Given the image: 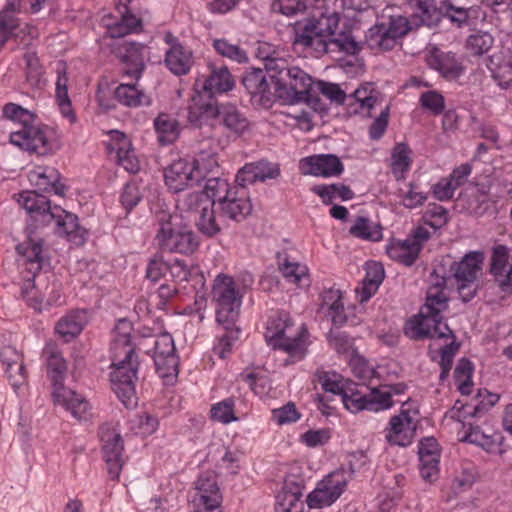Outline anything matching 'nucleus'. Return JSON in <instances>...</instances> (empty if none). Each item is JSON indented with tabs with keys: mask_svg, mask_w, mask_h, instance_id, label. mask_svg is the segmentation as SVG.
Here are the masks:
<instances>
[{
	"mask_svg": "<svg viewBox=\"0 0 512 512\" xmlns=\"http://www.w3.org/2000/svg\"><path fill=\"white\" fill-rule=\"evenodd\" d=\"M16 250L21 256L22 265L27 272L26 280L21 288V296L29 307L41 312L44 309V302L38 287L34 283V278L42 269L44 263L42 240L32 236V232H30L28 240L18 244Z\"/></svg>",
	"mask_w": 512,
	"mask_h": 512,
	"instance_id": "6e6552de",
	"label": "nucleus"
},
{
	"mask_svg": "<svg viewBox=\"0 0 512 512\" xmlns=\"http://www.w3.org/2000/svg\"><path fill=\"white\" fill-rule=\"evenodd\" d=\"M242 84L255 104L270 108L277 100L276 93H273L272 81L268 82L266 72L262 69L252 68L246 71L242 77Z\"/></svg>",
	"mask_w": 512,
	"mask_h": 512,
	"instance_id": "6ab92c4d",
	"label": "nucleus"
},
{
	"mask_svg": "<svg viewBox=\"0 0 512 512\" xmlns=\"http://www.w3.org/2000/svg\"><path fill=\"white\" fill-rule=\"evenodd\" d=\"M30 180L43 191H53L56 195L63 196L65 186L59 183L58 174L51 170L46 172H32Z\"/></svg>",
	"mask_w": 512,
	"mask_h": 512,
	"instance_id": "49530a36",
	"label": "nucleus"
},
{
	"mask_svg": "<svg viewBox=\"0 0 512 512\" xmlns=\"http://www.w3.org/2000/svg\"><path fill=\"white\" fill-rule=\"evenodd\" d=\"M211 416L214 420L224 424L237 420L234 415V400L228 398L214 405L211 409Z\"/></svg>",
	"mask_w": 512,
	"mask_h": 512,
	"instance_id": "680f3d73",
	"label": "nucleus"
},
{
	"mask_svg": "<svg viewBox=\"0 0 512 512\" xmlns=\"http://www.w3.org/2000/svg\"><path fill=\"white\" fill-rule=\"evenodd\" d=\"M3 117L19 122L21 128L10 134V142L29 153L45 156L56 151L53 132L47 126L35 124L34 114L18 104L8 103L3 107Z\"/></svg>",
	"mask_w": 512,
	"mask_h": 512,
	"instance_id": "7ed1b4c3",
	"label": "nucleus"
},
{
	"mask_svg": "<svg viewBox=\"0 0 512 512\" xmlns=\"http://www.w3.org/2000/svg\"><path fill=\"white\" fill-rule=\"evenodd\" d=\"M212 45L216 52L222 57L229 58L239 63H243L248 60L246 52L237 44H233L227 39H215L213 40Z\"/></svg>",
	"mask_w": 512,
	"mask_h": 512,
	"instance_id": "5fc2aeb1",
	"label": "nucleus"
},
{
	"mask_svg": "<svg viewBox=\"0 0 512 512\" xmlns=\"http://www.w3.org/2000/svg\"><path fill=\"white\" fill-rule=\"evenodd\" d=\"M300 168L305 175L314 176H337L343 172V164L333 154H321L306 157L301 160Z\"/></svg>",
	"mask_w": 512,
	"mask_h": 512,
	"instance_id": "5701e85b",
	"label": "nucleus"
},
{
	"mask_svg": "<svg viewBox=\"0 0 512 512\" xmlns=\"http://www.w3.org/2000/svg\"><path fill=\"white\" fill-rule=\"evenodd\" d=\"M484 254L479 251L469 252L459 262L455 263L452 269L457 282H476L478 275L482 269Z\"/></svg>",
	"mask_w": 512,
	"mask_h": 512,
	"instance_id": "c85d7f7f",
	"label": "nucleus"
},
{
	"mask_svg": "<svg viewBox=\"0 0 512 512\" xmlns=\"http://www.w3.org/2000/svg\"><path fill=\"white\" fill-rule=\"evenodd\" d=\"M48 378L52 385V397L56 404L61 405L78 420L90 417L88 401L75 391L64 385L67 374V364L63 356L54 349L45 350Z\"/></svg>",
	"mask_w": 512,
	"mask_h": 512,
	"instance_id": "39448f33",
	"label": "nucleus"
},
{
	"mask_svg": "<svg viewBox=\"0 0 512 512\" xmlns=\"http://www.w3.org/2000/svg\"><path fill=\"white\" fill-rule=\"evenodd\" d=\"M222 495L214 472H204L195 482V493L192 503L194 512H221Z\"/></svg>",
	"mask_w": 512,
	"mask_h": 512,
	"instance_id": "2eb2a0df",
	"label": "nucleus"
},
{
	"mask_svg": "<svg viewBox=\"0 0 512 512\" xmlns=\"http://www.w3.org/2000/svg\"><path fill=\"white\" fill-rule=\"evenodd\" d=\"M0 361L8 381L15 389L26 382L27 372L24 365V355L21 351L13 346H4L0 350Z\"/></svg>",
	"mask_w": 512,
	"mask_h": 512,
	"instance_id": "393cba45",
	"label": "nucleus"
},
{
	"mask_svg": "<svg viewBox=\"0 0 512 512\" xmlns=\"http://www.w3.org/2000/svg\"><path fill=\"white\" fill-rule=\"evenodd\" d=\"M339 17L333 13L322 14L319 18H310L295 24L294 44H300L305 48L315 50L321 48L323 37L332 36L338 27Z\"/></svg>",
	"mask_w": 512,
	"mask_h": 512,
	"instance_id": "9b49d317",
	"label": "nucleus"
},
{
	"mask_svg": "<svg viewBox=\"0 0 512 512\" xmlns=\"http://www.w3.org/2000/svg\"><path fill=\"white\" fill-rule=\"evenodd\" d=\"M302 494L296 489L295 491L283 488L276 496L275 511L276 512H303V504L300 501Z\"/></svg>",
	"mask_w": 512,
	"mask_h": 512,
	"instance_id": "c03bdc74",
	"label": "nucleus"
},
{
	"mask_svg": "<svg viewBox=\"0 0 512 512\" xmlns=\"http://www.w3.org/2000/svg\"><path fill=\"white\" fill-rule=\"evenodd\" d=\"M68 77L66 72L63 70H58V79L56 82V100L60 107L61 113L68 117L71 122L75 121V114L71 107V101L68 96Z\"/></svg>",
	"mask_w": 512,
	"mask_h": 512,
	"instance_id": "a18cd8bd",
	"label": "nucleus"
},
{
	"mask_svg": "<svg viewBox=\"0 0 512 512\" xmlns=\"http://www.w3.org/2000/svg\"><path fill=\"white\" fill-rule=\"evenodd\" d=\"M157 374L166 384H172L178 375L179 358L176 354L167 356H154Z\"/></svg>",
	"mask_w": 512,
	"mask_h": 512,
	"instance_id": "37998d69",
	"label": "nucleus"
},
{
	"mask_svg": "<svg viewBox=\"0 0 512 512\" xmlns=\"http://www.w3.org/2000/svg\"><path fill=\"white\" fill-rule=\"evenodd\" d=\"M266 70L273 84V93L283 104L293 105L313 100L314 81L297 66H288L283 59H268Z\"/></svg>",
	"mask_w": 512,
	"mask_h": 512,
	"instance_id": "20e7f679",
	"label": "nucleus"
},
{
	"mask_svg": "<svg viewBox=\"0 0 512 512\" xmlns=\"http://www.w3.org/2000/svg\"><path fill=\"white\" fill-rule=\"evenodd\" d=\"M279 268L283 276L298 287L304 288L310 285L308 268L306 266L285 261Z\"/></svg>",
	"mask_w": 512,
	"mask_h": 512,
	"instance_id": "09e8293b",
	"label": "nucleus"
},
{
	"mask_svg": "<svg viewBox=\"0 0 512 512\" xmlns=\"http://www.w3.org/2000/svg\"><path fill=\"white\" fill-rule=\"evenodd\" d=\"M145 46L141 43L122 41L114 46V53L126 65L124 74L138 79L144 69L143 52Z\"/></svg>",
	"mask_w": 512,
	"mask_h": 512,
	"instance_id": "b1692460",
	"label": "nucleus"
},
{
	"mask_svg": "<svg viewBox=\"0 0 512 512\" xmlns=\"http://www.w3.org/2000/svg\"><path fill=\"white\" fill-rule=\"evenodd\" d=\"M399 193L402 204L410 209L421 206L427 199V196L419 191L418 186L413 183H410L407 189H401Z\"/></svg>",
	"mask_w": 512,
	"mask_h": 512,
	"instance_id": "e2e57ef3",
	"label": "nucleus"
},
{
	"mask_svg": "<svg viewBox=\"0 0 512 512\" xmlns=\"http://www.w3.org/2000/svg\"><path fill=\"white\" fill-rule=\"evenodd\" d=\"M384 279V268L378 262H368L366 264V275L362 281L361 287L356 289L360 297V302L368 301L376 293L379 285Z\"/></svg>",
	"mask_w": 512,
	"mask_h": 512,
	"instance_id": "72a5a7b5",
	"label": "nucleus"
},
{
	"mask_svg": "<svg viewBox=\"0 0 512 512\" xmlns=\"http://www.w3.org/2000/svg\"><path fill=\"white\" fill-rule=\"evenodd\" d=\"M317 93H321L331 101H334L338 104H343L346 99L344 91L340 89L339 85L334 83H328L324 81L314 82L313 99L317 98Z\"/></svg>",
	"mask_w": 512,
	"mask_h": 512,
	"instance_id": "bf43d9fd",
	"label": "nucleus"
},
{
	"mask_svg": "<svg viewBox=\"0 0 512 512\" xmlns=\"http://www.w3.org/2000/svg\"><path fill=\"white\" fill-rule=\"evenodd\" d=\"M409 22L403 16L391 17L389 23L376 24L366 34V44L370 49L390 50L396 39L409 31Z\"/></svg>",
	"mask_w": 512,
	"mask_h": 512,
	"instance_id": "ddd939ff",
	"label": "nucleus"
},
{
	"mask_svg": "<svg viewBox=\"0 0 512 512\" xmlns=\"http://www.w3.org/2000/svg\"><path fill=\"white\" fill-rule=\"evenodd\" d=\"M117 10L120 14L118 21L112 22V16L103 17L102 22L107 27V33L111 38H122L125 35L137 32L141 29L142 22L139 18L129 13L128 5L132 0H118Z\"/></svg>",
	"mask_w": 512,
	"mask_h": 512,
	"instance_id": "4be33fe9",
	"label": "nucleus"
},
{
	"mask_svg": "<svg viewBox=\"0 0 512 512\" xmlns=\"http://www.w3.org/2000/svg\"><path fill=\"white\" fill-rule=\"evenodd\" d=\"M473 365L467 358H461L454 370V377L458 383V390L463 395L471 392Z\"/></svg>",
	"mask_w": 512,
	"mask_h": 512,
	"instance_id": "8fccbe9b",
	"label": "nucleus"
},
{
	"mask_svg": "<svg viewBox=\"0 0 512 512\" xmlns=\"http://www.w3.org/2000/svg\"><path fill=\"white\" fill-rule=\"evenodd\" d=\"M462 201L465 209L476 216L485 214L493 204L485 185H475L467 189Z\"/></svg>",
	"mask_w": 512,
	"mask_h": 512,
	"instance_id": "2f4dec72",
	"label": "nucleus"
},
{
	"mask_svg": "<svg viewBox=\"0 0 512 512\" xmlns=\"http://www.w3.org/2000/svg\"><path fill=\"white\" fill-rule=\"evenodd\" d=\"M120 143L117 149L118 163L124 167L125 170L135 173L139 170V162L134 156L133 152L128 149V141L123 133L116 132Z\"/></svg>",
	"mask_w": 512,
	"mask_h": 512,
	"instance_id": "864d4df0",
	"label": "nucleus"
},
{
	"mask_svg": "<svg viewBox=\"0 0 512 512\" xmlns=\"http://www.w3.org/2000/svg\"><path fill=\"white\" fill-rule=\"evenodd\" d=\"M156 220L159 225L156 241L161 251L189 255L197 250V236L187 226L181 225L178 215L161 210L156 213Z\"/></svg>",
	"mask_w": 512,
	"mask_h": 512,
	"instance_id": "0eeeda50",
	"label": "nucleus"
},
{
	"mask_svg": "<svg viewBox=\"0 0 512 512\" xmlns=\"http://www.w3.org/2000/svg\"><path fill=\"white\" fill-rule=\"evenodd\" d=\"M494 38L488 32H477L468 37L466 46L473 55H482L493 46Z\"/></svg>",
	"mask_w": 512,
	"mask_h": 512,
	"instance_id": "13d9d810",
	"label": "nucleus"
},
{
	"mask_svg": "<svg viewBox=\"0 0 512 512\" xmlns=\"http://www.w3.org/2000/svg\"><path fill=\"white\" fill-rule=\"evenodd\" d=\"M221 218L241 222L252 212V204L244 189L236 187L216 206Z\"/></svg>",
	"mask_w": 512,
	"mask_h": 512,
	"instance_id": "aec40b11",
	"label": "nucleus"
},
{
	"mask_svg": "<svg viewBox=\"0 0 512 512\" xmlns=\"http://www.w3.org/2000/svg\"><path fill=\"white\" fill-rule=\"evenodd\" d=\"M315 378L325 392L339 395L340 397L344 394L346 381L344 382L342 377L337 373L318 371L315 374Z\"/></svg>",
	"mask_w": 512,
	"mask_h": 512,
	"instance_id": "3c124183",
	"label": "nucleus"
},
{
	"mask_svg": "<svg viewBox=\"0 0 512 512\" xmlns=\"http://www.w3.org/2000/svg\"><path fill=\"white\" fill-rule=\"evenodd\" d=\"M211 297L215 304L216 322L224 331L218 336V343L213 351L224 359L239 337L240 330L236 326V321L240 314L242 296L236 289V283L232 277L219 274L214 280Z\"/></svg>",
	"mask_w": 512,
	"mask_h": 512,
	"instance_id": "f03ea898",
	"label": "nucleus"
},
{
	"mask_svg": "<svg viewBox=\"0 0 512 512\" xmlns=\"http://www.w3.org/2000/svg\"><path fill=\"white\" fill-rule=\"evenodd\" d=\"M447 300V296L443 290L429 289L426 303L421 309L425 314H430L432 317H438V315H441V312L447 308Z\"/></svg>",
	"mask_w": 512,
	"mask_h": 512,
	"instance_id": "4d7b16f0",
	"label": "nucleus"
},
{
	"mask_svg": "<svg viewBox=\"0 0 512 512\" xmlns=\"http://www.w3.org/2000/svg\"><path fill=\"white\" fill-rule=\"evenodd\" d=\"M361 50V43L357 42L350 33H339L335 36L323 37L321 40V48H315L314 52L317 56L326 53L343 52L349 55H356Z\"/></svg>",
	"mask_w": 512,
	"mask_h": 512,
	"instance_id": "cd10ccee",
	"label": "nucleus"
},
{
	"mask_svg": "<svg viewBox=\"0 0 512 512\" xmlns=\"http://www.w3.org/2000/svg\"><path fill=\"white\" fill-rule=\"evenodd\" d=\"M406 2L422 25L433 27L441 21L443 12L437 7L435 0H406Z\"/></svg>",
	"mask_w": 512,
	"mask_h": 512,
	"instance_id": "473e14b6",
	"label": "nucleus"
},
{
	"mask_svg": "<svg viewBox=\"0 0 512 512\" xmlns=\"http://www.w3.org/2000/svg\"><path fill=\"white\" fill-rule=\"evenodd\" d=\"M445 12L443 15L448 17L451 22L456 23L457 26L462 27L470 24L471 18H477L478 9L475 7H458L452 3L444 4Z\"/></svg>",
	"mask_w": 512,
	"mask_h": 512,
	"instance_id": "603ef678",
	"label": "nucleus"
},
{
	"mask_svg": "<svg viewBox=\"0 0 512 512\" xmlns=\"http://www.w3.org/2000/svg\"><path fill=\"white\" fill-rule=\"evenodd\" d=\"M17 201L40 225H48L55 221L59 231L67 236L76 233L79 229L77 216L67 212L59 205L51 206L46 195L37 191H25L19 194Z\"/></svg>",
	"mask_w": 512,
	"mask_h": 512,
	"instance_id": "423d86ee",
	"label": "nucleus"
},
{
	"mask_svg": "<svg viewBox=\"0 0 512 512\" xmlns=\"http://www.w3.org/2000/svg\"><path fill=\"white\" fill-rule=\"evenodd\" d=\"M190 163L194 166L193 174L197 185L203 180H207L211 176H218L219 174V164L214 154L200 153Z\"/></svg>",
	"mask_w": 512,
	"mask_h": 512,
	"instance_id": "4c0bfd02",
	"label": "nucleus"
},
{
	"mask_svg": "<svg viewBox=\"0 0 512 512\" xmlns=\"http://www.w3.org/2000/svg\"><path fill=\"white\" fill-rule=\"evenodd\" d=\"M462 441L476 444L487 451L491 450L495 444L491 435L483 432L479 426H473L472 424L469 425V429Z\"/></svg>",
	"mask_w": 512,
	"mask_h": 512,
	"instance_id": "052dcab7",
	"label": "nucleus"
},
{
	"mask_svg": "<svg viewBox=\"0 0 512 512\" xmlns=\"http://www.w3.org/2000/svg\"><path fill=\"white\" fill-rule=\"evenodd\" d=\"M116 99L123 105L137 107L150 104V97L135 83H122L115 90Z\"/></svg>",
	"mask_w": 512,
	"mask_h": 512,
	"instance_id": "c9c22d12",
	"label": "nucleus"
},
{
	"mask_svg": "<svg viewBox=\"0 0 512 512\" xmlns=\"http://www.w3.org/2000/svg\"><path fill=\"white\" fill-rule=\"evenodd\" d=\"M489 272L500 292L512 295V254L507 246L498 244L492 248Z\"/></svg>",
	"mask_w": 512,
	"mask_h": 512,
	"instance_id": "a211bd4d",
	"label": "nucleus"
},
{
	"mask_svg": "<svg viewBox=\"0 0 512 512\" xmlns=\"http://www.w3.org/2000/svg\"><path fill=\"white\" fill-rule=\"evenodd\" d=\"M194 166L186 159L173 161L164 170V181L166 186L173 193H178L186 188L197 185L193 174Z\"/></svg>",
	"mask_w": 512,
	"mask_h": 512,
	"instance_id": "412c9836",
	"label": "nucleus"
},
{
	"mask_svg": "<svg viewBox=\"0 0 512 512\" xmlns=\"http://www.w3.org/2000/svg\"><path fill=\"white\" fill-rule=\"evenodd\" d=\"M158 140L163 145L173 143L179 136L178 122L168 114H160L154 121Z\"/></svg>",
	"mask_w": 512,
	"mask_h": 512,
	"instance_id": "ea45409f",
	"label": "nucleus"
},
{
	"mask_svg": "<svg viewBox=\"0 0 512 512\" xmlns=\"http://www.w3.org/2000/svg\"><path fill=\"white\" fill-rule=\"evenodd\" d=\"M300 418L293 402H288L281 408L272 410V420L278 425H284L296 422Z\"/></svg>",
	"mask_w": 512,
	"mask_h": 512,
	"instance_id": "0e129e2a",
	"label": "nucleus"
},
{
	"mask_svg": "<svg viewBox=\"0 0 512 512\" xmlns=\"http://www.w3.org/2000/svg\"><path fill=\"white\" fill-rule=\"evenodd\" d=\"M350 234L364 240L378 241L382 237L378 226H372L367 218H357L355 224L350 227Z\"/></svg>",
	"mask_w": 512,
	"mask_h": 512,
	"instance_id": "6e6d98bb",
	"label": "nucleus"
},
{
	"mask_svg": "<svg viewBox=\"0 0 512 512\" xmlns=\"http://www.w3.org/2000/svg\"><path fill=\"white\" fill-rule=\"evenodd\" d=\"M86 323V313L84 311H73L59 320L56 325V331L62 337L73 338L77 336Z\"/></svg>",
	"mask_w": 512,
	"mask_h": 512,
	"instance_id": "58836bf2",
	"label": "nucleus"
},
{
	"mask_svg": "<svg viewBox=\"0 0 512 512\" xmlns=\"http://www.w3.org/2000/svg\"><path fill=\"white\" fill-rule=\"evenodd\" d=\"M210 73L205 78L203 90L212 96L215 93H224L233 89L235 81L225 66L209 65Z\"/></svg>",
	"mask_w": 512,
	"mask_h": 512,
	"instance_id": "c756f323",
	"label": "nucleus"
},
{
	"mask_svg": "<svg viewBox=\"0 0 512 512\" xmlns=\"http://www.w3.org/2000/svg\"><path fill=\"white\" fill-rule=\"evenodd\" d=\"M346 484L347 478L343 469L330 473L308 495V506L310 508L330 506L343 493Z\"/></svg>",
	"mask_w": 512,
	"mask_h": 512,
	"instance_id": "dca6fc26",
	"label": "nucleus"
},
{
	"mask_svg": "<svg viewBox=\"0 0 512 512\" xmlns=\"http://www.w3.org/2000/svg\"><path fill=\"white\" fill-rule=\"evenodd\" d=\"M219 119L221 124L232 134L240 136L248 131L250 122L234 104H220Z\"/></svg>",
	"mask_w": 512,
	"mask_h": 512,
	"instance_id": "7c9ffc66",
	"label": "nucleus"
},
{
	"mask_svg": "<svg viewBox=\"0 0 512 512\" xmlns=\"http://www.w3.org/2000/svg\"><path fill=\"white\" fill-rule=\"evenodd\" d=\"M304 3L299 0H274L271 4V10L285 16H293L303 11Z\"/></svg>",
	"mask_w": 512,
	"mask_h": 512,
	"instance_id": "69168bd1",
	"label": "nucleus"
},
{
	"mask_svg": "<svg viewBox=\"0 0 512 512\" xmlns=\"http://www.w3.org/2000/svg\"><path fill=\"white\" fill-rule=\"evenodd\" d=\"M353 97L361 104L362 108L366 107L368 109L373 108L378 101V97L371 83H366L356 89L353 93Z\"/></svg>",
	"mask_w": 512,
	"mask_h": 512,
	"instance_id": "774afa93",
	"label": "nucleus"
},
{
	"mask_svg": "<svg viewBox=\"0 0 512 512\" xmlns=\"http://www.w3.org/2000/svg\"><path fill=\"white\" fill-rule=\"evenodd\" d=\"M100 438L103 442V453L108 474L112 480H117L124 465L123 439L120 433L111 424L101 426Z\"/></svg>",
	"mask_w": 512,
	"mask_h": 512,
	"instance_id": "f3484780",
	"label": "nucleus"
},
{
	"mask_svg": "<svg viewBox=\"0 0 512 512\" xmlns=\"http://www.w3.org/2000/svg\"><path fill=\"white\" fill-rule=\"evenodd\" d=\"M165 40L171 45L166 51V66L175 75L187 74L194 62L191 50L179 44L170 33L166 34Z\"/></svg>",
	"mask_w": 512,
	"mask_h": 512,
	"instance_id": "a878e982",
	"label": "nucleus"
},
{
	"mask_svg": "<svg viewBox=\"0 0 512 512\" xmlns=\"http://www.w3.org/2000/svg\"><path fill=\"white\" fill-rule=\"evenodd\" d=\"M344 406L351 412L361 410L379 411L392 406L389 402V388L376 387L369 394L356 388V385L346 381V389L341 397Z\"/></svg>",
	"mask_w": 512,
	"mask_h": 512,
	"instance_id": "f8f14e48",
	"label": "nucleus"
},
{
	"mask_svg": "<svg viewBox=\"0 0 512 512\" xmlns=\"http://www.w3.org/2000/svg\"><path fill=\"white\" fill-rule=\"evenodd\" d=\"M291 327V320L286 314L271 318L267 324L265 338L274 349H282L290 356L301 359L306 352L304 337L307 331L302 327L295 336L288 335L287 332Z\"/></svg>",
	"mask_w": 512,
	"mask_h": 512,
	"instance_id": "1a4fd4ad",
	"label": "nucleus"
},
{
	"mask_svg": "<svg viewBox=\"0 0 512 512\" xmlns=\"http://www.w3.org/2000/svg\"><path fill=\"white\" fill-rule=\"evenodd\" d=\"M237 186H230L227 180L219 176H211L206 180L203 193L211 199L213 207L226 198Z\"/></svg>",
	"mask_w": 512,
	"mask_h": 512,
	"instance_id": "a19ab883",
	"label": "nucleus"
},
{
	"mask_svg": "<svg viewBox=\"0 0 512 512\" xmlns=\"http://www.w3.org/2000/svg\"><path fill=\"white\" fill-rule=\"evenodd\" d=\"M312 191L319 195L325 204H330L335 197L350 200L354 196L352 190L343 184L318 185L314 186Z\"/></svg>",
	"mask_w": 512,
	"mask_h": 512,
	"instance_id": "de8ad7c7",
	"label": "nucleus"
},
{
	"mask_svg": "<svg viewBox=\"0 0 512 512\" xmlns=\"http://www.w3.org/2000/svg\"><path fill=\"white\" fill-rule=\"evenodd\" d=\"M420 103L423 108L430 110L435 115L442 113L444 110L443 96L433 90L422 93Z\"/></svg>",
	"mask_w": 512,
	"mask_h": 512,
	"instance_id": "338daca9",
	"label": "nucleus"
},
{
	"mask_svg": "<svg viewBox=\"0 0 512 512\" xmlns=\"http://www.w3.org/2000/svg\"><path fill=\"white\" fill-rule=\"evenodd\" d=\"M178 208L194 217L198 230L207 237H213L221 231L215 218L213 202L201 191L186 194L178 200Z\"/></svg>",
	"mask_w": 512,
	"mask_h": 512,
	"instance_id": "9d476101",
	"label": "nucleus"
},
{
	"mask_svg": "<svg viewBox=\"0 0 512 512\" xmlns=\"http://www.w3.org/2000/svg\"><path fill=\"white\" fill-rule=\"evenodd\" d=\"M220 105H218L211 97L204 100L201 95L197 94L192 97V104L188 108V121L195 127H202L209 124L216 117L219 118Z\"/></svg>",
	"mask_w": 512,
	"mask_h": 512,
	"instance_id": "bb28decb",
	"label": "nucleus"
},
{
	"mask_svg": "<svg viewBox=\"0 0 512 512\" xmlns=\"http://www.w3.org/2000/svg\"><path fill=\"white\" fill-rule=\"evenodd\" d=\"M411 150L404 143L397 144L391 154V168L397 180L404 178L411 165Z\"/></svg>",
	"mask_w": 512,
	"mask_h": 512,
	"instance_id": "79ce46f5",
	"label": "nucleus"
},
{
	"mask_svg": "<svg viewBox=\"0 0 512 512\" xmlns=\"http://www.w3.org/2000/svg\"><path fill=\"white\" fill-rule=\"evenodd\" d=\"M436 320L430 314L423 313L421 309L418 316L410 319L404 327V333L413 340L430 338L432 322Z\"/></svg>",
	"mask_w": 512,
	"mask_h": 512,
	"instance_id": "e433bc0d",
	"label": "nucleus"
},
{
	"mask_svg": "<svg viewBox=\"0 0 512 512\" xmlns=\"http://www.w3.org/2000/svg\"><path fill=\"white\" fill-rule=\"evenodd\" d=\"M419 414L418 407L412 402H405L399 415L390 419L386 439L389 443L407 446L411 443L416 430L415 417Z\"/></svg>",
	"mask_w": 512,
	"mask_h": 512,
	"instance_id": "4468645a",
	"label": "nucleus"
},
{
	"mask_svg": "<svg viewBox=\"0 0 512 512\" xmlns=\"http://www.w3.org/2000/svg\"><path fill=\"white\" fill-rule=\"evenodd\" d=\"M132 324L127 319L118 320L113 330L111 344L112 366L111 385L125 407L137 404L135 382L137 380L138 361L131 345Z\"/></svg>",
	"mask_w": 512,
	"mask_h": 512,
	"instance_id": "f257e3e1",
	"label": "nucleus"
},
{
	"mask_svg": "<svg viewBox=\"0 0 512 512\" xmlns=\"http://www.w3.org/2000/svg\"><path fill=\"white\" fill-rule=\"evenodd\" d=\"M386 251L392 260L402 263L405 266H411L418 258L420 245L409 239L394 241L387 246Z\"/></svg>",
	"mask_w": 512,
	"mask_h": 512,
	"instance_id": "f704fd0d",
	"label": "nucleus"
}]
</instances>
